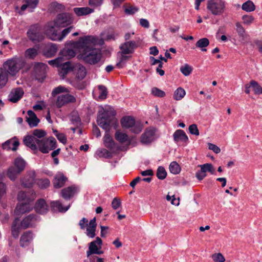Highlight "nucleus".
Returning <instances> with one entry per match:
<instances>
[{"label":"nucleus","instance_id":"obj_1","mask_svg":"<svg viewBox=\"0 0 262 262\" xmlns=\"http://www.w3.org/2000/svg\"><path fill=\"white\" fill-rule=\"evenodd\" d=\"M98 43V37L88 35L80 37L78 41H73L72 46L80 52L81 58L85 62L91 64H95L101 58L100 50L94 48Z\"/></svg>","mask_w":262,"mask_h":262},{"label":"nucleus","instance_id":"obj_2","mask_svg":"<svg viewBox=\"0 0 262 262\" xmlns=\"http://www.w3.org/2000/svg\"><path fill=\"white\" fill-rule=\"evenodd\" d=\"M46 133L41 129H35L32 135H28L24 137V144L32 150H39L43 154H47L51 150L56 148V139L51 137L43 138Z\"/></svg>","mask_w":262,"mask_h":262},{"label":"nucleus","instance_id":"obj_3","mask_svg":"<svg viewBox=\"0 0 262 262\" xmlns=\"http://www.w3.org/2000/svg\"><path fill=\"white\" fill-rule=\"evenodd\" d=\"M116 115V111L110 105L100 107L97 119L98 124L107 132L111 127H116L118 124Z\"/></svg>","mask_w":262,"mask_h":262},{"label":"nucleus","instance_id":"obj_4","mask_svg":"<svg viewBox=\"0 0 262 262\" xmlns=\"http://www.w3.org/2000/svg\"><path fill=\"white\" fill-rule=\"evenodd\" d=\"M70 90L68 88L62 85H59L53 90L51 93L53 97H55L61 93H67L66 94H61L57 96L55 101V105L57 107L61 108L70 103L76 102V98L74 96L69 94V93H70Z\"/></svg>","mask_w":262,"mask_h":262},{"label":"nucleus","instance_id":"obj_5","mask_svg":"<svg viewBox=\"0 0 262 262\" xmlns=\"http://www.w3.org/2000/svg\"><path fill=\"white\" fill-rule=\"evenodd\" d=\"M25 64V61L23 58L15 57L7 60L4 63V68L10 75L14 76Z\"/></svg>","mask_w":262,"mask_h":262},{"label":"nucleus","instance_id":"obj_6","mask_svg":"<svg viewBox=\"0 0 262 262\" xmlns=\"http://www.w3.org/2000/svg\"><path fill=\"white\" fill-rule=\"evenodd\" d=\"M73 21L71 15L69 13H63L57 15L54 21L49 22L45 29H53L56 28L64 27Z\"/></svg>","mask_w":262,"mask_h":262},{"label":"nucleus","instance_id":"obj_7","mask_svg":"<svg viewBox=\"0 0 262 262\" xmlns=\"http://www.w3.org/2000/svg\"><path fill=\"white\" fill-rule=\"evenodd\" d=\"M207 9L213 15H221L225 11L226 3L224 0H208Z\"/></svg>","mask_w":262,"mask_h":262},{"label":"nucleus","instance_id":"obj_8","mask_svg":"<svg viewBox=\"0 0 262 262\" xmlns=\"http://www.w3.org/2000/svg\"><path fill=\"white\" fill-rule=\"evenodd\" d=\"M121 125L123 128H130L132 132L139 134L142 129V125L139 122H136L135 119L131 116H126L121 120Z\"/></svg>","mask_w":262,"mask_h":262},{"label":"nucleus","instance_id":"obj_9","mask_svg":"<svg viewBox=\"0 0 262 262\" xmlns=\"http://www.w3.org/2000/svg\"><path fill=\"white\" fill-rule=\"evenodd\" d=\"M73 26H70L62 30L61 33L58 32L56 28L45 29V32L48 37L54 41H61L72 30Z\"/></svg>","mask_w":262,"mask_h":262},{"label":"nucleus","instance_id":"obj_10","mask_svg":"<svg viewBox=\"0 0 262 262\" xmlns=\"http://www.w3.org/2000/svg\"><path fill=\"white\" fill-rule=\"evenodd\" d=\"M27 36L30 40L34 42H39L44 37L41 27L35 24L31 26L27 31Z\"/></svg>","mask_w":262,"mask_h":262},{"label":"nucleus","instance_id":"obj_11","mask_svg":"<svg viewBox=\"0 0 262 262\" xmlns=\"http://www.w3.org/2000/svg\"><path fill=\"white\" fill-rule=\"evenodd\" d=\"M102 241L97 237L96 239L89 244V250L86 251L87 257H90L92 254H102L103 251L101 250Z\"/></svg>","mask_w":262,"mask_h":262},{"label":"nucleus","instance_id":"obj_12","mask_svg":"<svg viewBox=\"0 0 262 262\" xmlns=\"http://www.w3.org/2000/svg\"><path fill=\"white\" fill-rule=\"evenodd\" d=\"M47 64L38 62L35 64L33 68V75L35 79L42 82L46 78Z\"/></svg>","mask_w":262,"mask_h":262},{"label":"nucleus","instance_id":"obj_13","mask_svg":"<svg viewBox=\"0 0 262 262\" xmlns=\"http://www.w3.org/2000/svg\"><path fill=\"white\" fill-rule=\"evenodd\" d=\"M156 130L154 128H147L141 137L142 143L147 144L151 143L155 139Z\"/></svg>","mask_w":262,"mask_h":262},{"label":"nucleus","instance_id":"obj_14","mask_svg":"<svg viewBox=\"0 0 262 262\" xmlns=\"http://www.w3.org/2000/svg\"><path fill=\"white\" fill-rule=\"evenodd\" d=\"M37 220V216L35 214H30L24 218L20 223V226L23 229L31 228L35 226Z\"/></svg>","mask_w":262,"mask_h":262},{"label":"nucleus","instance_id":"obj_15","mask_svg":"<svg viewBox=\"0 0 262 262\" xmlns=\"http://www.w3.org/2000/svg\"><path fill=\"white\" fill-rule=\"evenodd\" d=\"M35 178V172L34 171H29L21 179V184L25 187H31L34 183Z\"/></svg>","mask_w":262,"mask_h":262},{"label":"nucleus","instance_id":"obj_16","mask_svg":"<svg viewBox=\"0 0 262 262\" xmlns=\"http://www.w3.org/2000/svg\"><path fill=\"white\" fill-rule=\"evenodd\" d=\"M34 209L38 213L43 214L48 212L49 206L44 199H40L36 202Z\"/></svg>","mask_w":262,"mask_h":262},{"label":"nucleus","instance_id":"obj_17","mask_svg":"<svg viewBox=\"0 0 262 262\" xmlns=\"http://www.w3.org/2000/svg\"><path fill=\"white\" fill-rule=\"evenodd\" d=\"M137 47L136 41H126L122 44L120 47L122 54H129L134 52V49Z\"/></svg>","mask_w":262,"mask_h":262},{"label":"nucleus","instance_id":"obj_18","mask_svg":"<svg viewBox=\"0 0 262 262\" xmlns=\"http://www.w3.org/2000/svg\"><path fill=\"white\" fill-rule=\"evenodd\" d=\"M79 191L78 188L75 186H71L63 189L61 195L65 200H70Z\"/></svg>","mask_w":262,"mask_h":262},{"label":"nucleus","instance_id":"obj_19","mask_svg":"<svg viewBox=\"0 0 262 262\" xmlns=\"http://www.w3.org/2000/svg\"><path fill=\"white\" fill-rule=\"evenodd\" d=\"M24 92L23 89L20 88H16L12 90L8 96V100L15 103L20 100L24 95Z\"/></svg>","mask_w":262,"mask_h":262},{"label":"nucleus","instance_id":"obj_20","mask_svg":"<svg viewBox=\"0 0 262 262\" xmlns=\"http://www.w3.org/2000/svg\"><path fill=\"white\" fill-rule=\"evenodd\" d=\"M19 145V142L18 140L15 137H14L4 142L2 144V147L4 149L15 151Z\"/></svg>","mask_w":262,"mask_h":262},{"label":"nucleus","instance_id":"obj_21","mask_svg":"<svg viewBox=\"0 0 262 262\" xmlns=\"http://www.w3.org/2000/svg\"><path fill=\"white\" fill-rule=\"evenodd\" d=\"M73 71L76 74V77L78 79L82 80L86 76V69L80 63H75L73 64Z\"/></svg>","mask_w":262,"mask_h":262},{"label":"nucleus","instance_id":"obj_22","mask_svg":"<svg viewBox=\"0 0 262 262\" xmlns=\"http://www.w3.org/2000/svg\"><path fill=\"white\" fill-rule=\"evenodd\" d=\"M73 64H72L70 61L64 62L63 59V62H61L58 70L60 77L63 78L70 71H73Z\"/></svg>","mask_w":262,"mask_h":262},{"label":"nucleus","instance_id":"obj_23","mask_svg":"<svg viewBox=\"0 0 262 262\" xmlns=\"http://www.w3.org/2000/svg\"><path fill=\"white\" fill-rule=\"evenodd\" d=\"M33 239V234L31 231H28L24 232L20 238V245L22 247L28 246Z\"/></svg>","mask_w":262,"mask_h":262},{"label":"nucleus","instance_id":"obj_24","mask_svg":"<svg viewBox=\"0 0 262 262\" xmlns=\"http://www.w3.org/2000/svg\"><path fill=\"white\" fill-rule=\"evenodd\" d=\"M67 181V178L64 176L63 173L58 172L54 177L53 185L56 188L62 187Z\"/></svg>","mask_w":262,"mask_h":262},{"label":"nucleus","instance_id":"obj_25","mask_svg":"<svg viewBox=\"0 0 262 262\" xmlns=\"http://www.w3.org/2000/svg\"><path fill=\"white\" fill-rule=\"evenodd\" d=\"M173 140L175 142H182L187 143L188 141V138L185 132L182 129L177 130L173 134Z\"/></svg>","mask_w":262,"mask_h":262},{"label":"nucleus","instance_id":"obj_26","mask_svg":"<svg viewBox=\"0 0 262 262\" xmlns=\"http://www.w3.org/2000/svg\"><path fill=\"white\" fill-rule=\"evenodd\" d=\"M58 49L56 45L49 43L46 45L43 50V54L47 57H51L55 55Z\"/></svg>","mask_w":262,"mask_h":262},{"label":"nucleus","instance_id":"obj_27","mask_svg":"<svg viewBox=\"0 0 262 262\" xmlns=\"http://www.w3.org/2000/svg\"><path fill=\"white\" fill-rule=\"evenodd\" d=\"M32 208V205L30 202L22 203L17 205L15 212L16 214H23L30 211Z\"/></svg>","mask_w":262,"mask_h":262},{"label":"nucleus","instance_id":"obj_28","mask_svg":"<svg viewBox=\"0 0 262 262\" xmlns=\"http://www.w3.org/2000/svg\"><path fill=\"white\" fill-rule=\"evenodd\" d=\"M28 117H27V121L30 127L36 126L39 122V119L37 118L36 114L32 111L27 112Z\"/></svg>","mask_w":262,"mask_h":262},{"label":"nucleus","instance_id":"obj_29","mask_svg":"<svg viewBox=\"0 0 262 262\" xmlns=\"http://www.w3.org/2000/svg\"><path fill=\"white\" fill-rule=\"evenodd\" d=\"M23 229L20 224H19V220L18 218H16L12 225L11 226V232L12 235L14 238H17L19 236L20 230Z\"/></svg>","mask_w":262,"mask_h":262},{"label":"nucleus","instance_id":"obj_30","mask_svg":"<svg viewBox=\"0 0 262 262\" xmlns=\"http://www.w3.org/2000/svg\"><path fill=\"white\" fill-rule=\"evenodd\" d=\"M51 210L53 211L62 212H66L69 208V206L63 207L61 203L58 201H52L50 203Z\"/></svg>","mask_w":262,"mask_h":262},{"label":"nucleus","instance_id":"obj_31","mask_svg":"<svg viewBox=\"0 0 262 262\" xmlns=\"http://www.w3.org/2000/svg\"><path fill=\"white\" fill-rule=\"evenodd\" d=\"M74 13L78 16L86 15L94 12V9L89 7H76L73 9Z\"/></svg>","mask_w":262,"mask_h":262},{"label":"nucleus","instance_id":"obj_32","mask_svg":"<svg viewBox=\"0 0 262 262\" xmlns=\"http://www.w3.org/2000/svg\"><path fill=\"white\" fill-rule=\"evenodd\" d=\"M31 193V198H28V194L27 193L24 191H20L19 192L17 198L18 200L20 201H26V202H32L34 198H35V193L33 191H30L29 192Z\"/></svg>","mask_w":262,"mask_h":262},{"label":"nucleus","instance_id":"obj_33","mask_svg":"<svg viewBox=\"0 0 262 262\" xmlns=\"http://www.w3.org/2000/svg\"><path fill=\"white\" fill-rule=\"evenodd\" d=\"M209 45V40L207 38L200 39L195 43L196 47L200 48L203 52H206L207 47Z\"/></svg>","mask_w":262,"mask_h":262},{"label":"nucleus","instance_id":"obj_34","mask_svg":"<svg viewBox=\"0 0 262 262\" xmlns=\"http://www.w3.org/2000/svg\"><path fill=\"white\" fill-rule=\"evenodd\" d=\"M95 156L97 158H111L112 157V154L106 149H98L96 151Z\"/></svg>","mask_w":262,"mask_h":262},{"label":"nucleus","instance_id":"obj_35","mask_svg":"<svg viewBox=\"0 0 262 262\" xmlns=\"http://www.w3.org/2000/svg\"><path fill=\"white\" fill-rule=\"evenodd\" d=\"M104 144L106 147L112 149L115 147V143L108 133H106L104 137Z\"/></svg>","mask_w":262,"mask_h":262},{"label":"nucleus","instance_id":"obj_36","mask_svg":"<svg viewBox=\"0 0 262 262\" xmlns=\"http://www.w3.org/2000/svg\"><path fill=\"white\" fill-rule=\"evenodd\" d=\"M14 166L13 167H15V168L20 172H21L25 168V162L21 158H16L14 162Z\"/></svg>","mask_w":262,"mask_h":262},{"label":"nucleus","instance_id":"obj_37","mask_svg":"<svg viewBox=\"0 0 262 262\" xmlns=\"http://www.w3.org/2000/svg\"><path fill=\"white\" fill-rule=\"evenodd\" d=\"M116 139L121 143H124L128 141L127 135L119 131H117L115 133Z\"/></svg>","mask_w":262,"mask_h":262},{"label":"nucleus","instance_id":"obj_38","mask_svg":"<svg viewBox=\"0 0 262 262\" xmlns=\"http://www.w3.org/2000/svg\"><path fill=\"white\" fill-rule=\"evenodd\" d=\"M242 8L243 10L250 12L255 10V6L252 1H248L242 5Z\"/></svg>","mask_w":262,"mask_h":262},{"label":"nucleus","instance_id":"obj_39","mask_svg":"<svg viewBox=\"0 0 262 262\" xmlns=\"http://www.w3.org/2000/svg\"><path fill=\"white\" fill-rule=\"evenodd\" d=\"M199 166L205 173L207 172H209L212 174H215V169L211 163H206L203 165H200Z\"/></svg>","mask_w":262,"mask_h":262},{"label":"nucleus","instance_id":"obj_40","mask_svg":"<svg viewBox=\"0 0 262 262\" xmlns=\"http://www.w3.org/2000/svg\"><path fill=\"white\" fill-rule=\"evenodd\" d=\"M38 54V50L34 48H29L25 51L26 57L30 59H34Z\"/></svg>","mask_w":262,"mask_h":262},{"label":"nucleus","instance_id":"obj_41","mask_svg":"<svg viewBox=\"0 0 262 262\" xmlns=\"http://www.w3.org/2000/svg\"><path fill=\"white\" fill-rule=\"evenodd\" d=\"M185 91L183 88L180 87L174 91L173 98L176 100H180L185 96Z\"/></svg>","mask_w":262,"mask_h":262},{"label":"nucleus","instance_id":"obj_42","mask_svg":"<svg viewBox=\"0 0 262 262\" xmlns=\"http://www.w3.org/2000/svg\"><path fill=\"white\" fill-rule=\"evenodd\" d=\"M20 173V172L17 170L15 167L12 166L9 168L7 174L10 180L14 181L16 178L17 176Z\"/></svg>","mask_w":262,"mask_h":262},{"label":"nucleus","instance_id":"obj_43","mask_svg":"<svg viewBox=\"0 0 262 262\" xmlns=\"http://www.w3.org/2000/svg\"><path fill=\"white\" fill-rule=\"evenodd\" d=\"M236 30L238 36L243 39L247 37L245 29L239 23H236Z\"/></svg>","mask_w":262,"mask_h":262},{"label":"nucleus","instance_id":"obj_44","mask_svg":"<svg viewBox=\"0 0 262 262\" xmlns=\"http://www.w3.org/2000/svg\"><path fill=\"white\" fill-rule=\"evenodd\" d=\"M180 70L184 76H188L191 73L192 68L188 64L186 63L181 67Z\"/></svg>","mask_w":262,"mask_h":262},{"label":"nucleus","instance_id":"obj_45","mask_svg":"<svg viewBox=\"0 0 262 262\" xmlns=\"http://www.w3.org/2000/svg\"><path fill=\"white\" fill-rule=\"evenodd\" d=\"M99 98L101 100L106 99L108 92L107 88L104 85L98 86Z\"/></svg>","mask_w":262,"mask_h":262},{"label":"nucleus","instance_id":"obj_46","mask_svg":"<svg viewBox=\"0 0 262 262\" xmlns=\"http://www.w3.org/2000/svg\"><path fill=\"white\" fill-rule=\"evenodd\" d=\"M37 185L41 189H45L50 186V180L47 179H38L36 182Z\"/></svg>","mask_w":262,"mask_h":262},{"label":"nucleus","instance_id":"obj_47","mask_svg":"<svg viewBox=\"0 0 262 262\" xmlns=\"http://www.w3.org/2000/svg\"><path fill=\"white\" fill-rule=\"evenodd\" d=\"M169 168L170 172L174 174H178L181 171L180 165L176 162H172Z\"/></svg>","mask_w":262,"mask_h":262},{"label":"nucleus","instance_id":"obj_48","mask_svg":"<svg viewBox=\"0 0 262 262\" xmlns=\"http://www.w3.org/2000/svg\"><path fill=\"white\" fill-rule=\"evenodd\" d=\"M156 174L159 179L164 180L167 176V172L163 167L159 166L158 168Z\"/></svg>","mask_w":262,"mask_h":262},{"label":"nucleus","instance_id":"obj_49","mask_svg":"<svg viewBox=\"0 0 262 262\" xmlns=\"http://www.w3.org/2000/svg\"><path fill=\"white\" fill-rule=\"evenodd\" d=\"M4 177L3 174H0V200L6 193V185L2 182Z\"/></svg>","mask_w":262,"mask_h":262},{"label":"nucleus","instance_id":"obj_50","mask_svg":"<svg viewBox=\"0 0 262 262\" xmlns=\"http://www.w3.org/2000/svg\"><path fill=\"white\" fill-rule=\"evenodd\" d=\"M251 86L255 94H260L261 93V87L257 82L254 80L251 81Z\"/></svg>","mask_w":262,"mask_h":262},{"label":"nucleus","instance_id":"obj_51","mask_svg":"<svg viewBox=\"0 0 262 262\" xmlns=\"http://www.w3.org/2000/svg\"><path fill=\"white\" fill-rule=\"evenodd\" d=\"M8 80L7 75L5 71L0 70V88L4 86Z\"/></svg>","mask_w":262,"mask_h":262},{"label":"nucleus","instance_id":"obj_52","mask_svg":"<svg viewBox=\"0 0 262 262\" xmlns=\"http://www.w3.org/2000/svg\"><path fill=\"white\" fill-rule=\"evenodd\" d=\"M61 54L67 57L68 58H70L74 57L76 55V53L73 49H66L62 51Z\"/></svg>","mask_w":262,"mask_h":262},{"label":"nucleus","instance_id":"obj_53","mask_svg":"<svg viewBox=\"0 0 262 262\" xmlns=\"http://www.w3.org/2000/svg\"><path fill=\"white\" fill-rule=\"evenodd\" d=\"M63 62V57H58L53 60H51L48 61V63L52 66L53 67H56L57 68H59L60 65H61V62Z\"/></svg>","mask_w":262,"mask_h":262},{"label":"nucleus","instance_id":"obj_54","mask_svg":"<svg viewBox=\"0 0 262 262\" xmlns=\"http://www.w3.org/2000/svg\"><path fill=\"white\" fill-rule=\"evenodd\" d=\"M24 2L27 4L29 7V9L31 10L30 11H32L33 9L37 7L38 0H24Z\"/></svg>","mask_w":262,"mask_h":262},{"label":"nucleus","instance_id":"obj_55","mask_svg":"<svg viewBox=\"0 0 262 262\" xmlns=\"http://www.w3.org/2000/svg\"><path fill=\"white\" fill-rule=\"evenodd\" d=\"M151 94L155 96L159 97H163L165 95V93L164 91L157 88H153L151 89Z\"/></svg>","mask_w":262,"mask_h":262},{"label":"nucleus","instance_id":"obj_56","mask_svg":"<svg viewBox=\"0 0 262 262\" xmlns=\"http://www.w3.org/2000/svg\"><path fill=\"white\" fill-rule=\"evenodd\" d=\"M212 258L214 262H224L225 261V257L220 253L212 254Z\"/></svg>","mask_w":262,"mask_h":262},{"label":"nucleus","instance_id":"obj_57","mask_svg":"<svg viewBox=\"0 0 262 262\" xmlns=\"http://www.w3.org/2000/svg\"><path fill=\"white\" fill-rule=\"evenodd\" d=\"M139 11V8L136 6H129L124 10L125 14L127 15H132Z\"/></svg>","mask_w":262,"mask_h":262},{"label":"nucleus","instance_id":"obj_58","mask_svg":"<svg viewBox=\"0 0 262 262\" xmlns=\"http://www.w3.org/2000/svg\"><path fill=\"white\" fill-rule=\"evenodd\" d=\"M242 19L244 24L249 25L253 23L254 17L251 15H245L243 16Z\"/></svg>","mask_w":262,"mask_h":262},{"label":"nucleus","instance_id":"obj_59","mask_svg":"<svg viewBox=\"0 0 262 262\" xmlns=\"http://www.w3.org/2000/svg\"><path fill=\"white\" fill-rule=\"evenodd\" d=\"M189 133L192 134L195 136H199V131L197 125L195 124H193L190 125L189 126Z\"/></svg>","mask_w":262,"mask_h":262},{"label":"nucleus","instance_id":"obj_60","mask_svg":"<svg viewBox=\"0 0 262 262\" xmlns=\"http://www.w3.org/2000/svg\"><path fill=\"white\" fill-rule=\"evenodd\" d=\"M96 228H92L88 226L86 228V235L91 238H94L95 235V231Z\"/></svg>","mask_w":262,"mask_h":262},{"label":"nucleus","instance_id":"obj_61","mask_svg":"<svg viewBox=\"0 0 262 262\" xmlns=\"http://www.w3.org/2000/svg\"><path fill=\"white\" fill-rule=\"evenodd\" d=\"M121 206V201L120 200V199L117 198H115L113 201H112V208L115 209V210H116L117 209H118Z\"/></svg>","mask_w":262,"mask_h":262},{"label":"nucleus","instance_id":"obj_62","mask_svg":"<svg viewBox=\"0 0 262 262\" xmlns=\"http://www.w3.org/2000/svg\"><path fill=\"white\" fill-rule=\"evenodd\" d=\"M208 148L210 150H212L215 154H219L221 151V149L216 145L209 143H208Z\"/></svg>","mask_w":262,"mask_h":262},{"label":"nucleus","instance_id":"obj_63","mask_svg":"<svg viewBox=\"0 0 262 262\" xmlns=\"http://www.w3.org/2000/svg\"><path fill=\"white\" fill-rule=\"evenodd\" d=\"M103 0H89V4L93 7H99L102 5Z\"/></svg>","mask_w":262,"mask_h":262},{"label":"nucleus","instance_id":"obj_64","mask_svg":"<svg viewBox=\"0 0 262 262\" xmlns=\"http://www.w3.org/2000/svg\"><path fill=\"white\" fill-rule=\"evenodd\" d=\"M89 257L90 262H104L103 258L97 256H90Z\"/></svg>","mask_w":262,"mask_h":262}]
</instances>
